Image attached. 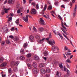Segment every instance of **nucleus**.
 <instances>
[{
	"label": "nucleus",
	"instance_id": "57",
	"mask_svg": "<svg viewBox=\"0 0 77 77\" xmlns=\"http://www.w3.org/2000/svg\"><path fill=\"white\" fill-rule=\"evenodd\" d=\"M20 6V4H18L16 5V8H18Z\"/></svg>",
	"mask_w": 77,
	"mask_h": 77
},
{
	"label": "nucleus",
	"instance_id": "9",
	"mask_svg": "<svg viewBox=\"0 0 77 77\" xmlns=\"http://www.w3.org/2000/svg\"><path fill=\"white\" fill-rule=\"evenodd\" d=\"M29 18H28V16L26 15V18L25 17H23V20H24L25 22H28V20Z\"/></svg>",
	"mask_w": 77,
	"mask_h": 77
},
{
	"label": "nucleus",
	"instance_id": "17",
	"mask_svg": "<svg viewBox=\"0 0 77 77\" xmlns=\"http://www.w3.org/2000/svg\"><path fill=\"white\" fill-rule=\"evenodd\" d=\"M32 66L34 68H36L37 66L36 65V63L34 62L32 64Z\"/></svg>",
	"mask_w": 77,
	"mask_h": 77
},
{
	"label": "nucleus",
	"instance_id": "26",
	"mask_svg": "<svg viewBox=\"0 0 77 77\" xmlns=\"http://www.w3.org/2000/svg\"><path fill=\"white\" fill-rule=\"evenodd\" d=\"M65 53L66 55H68V56H71V54H72L71 53L65 52Z\"/></svg>",
	"mask_w": 77,
	"mask_h": 77
},
{
	"label": "nucleus",
	"instance_id": "25",
	"mask_svg": "<svg viewBox=\"0 0 77 77\" xmlns=\"http://www.w3.org/2000/svg\"><path fill=\"white\" fill-rule=\"evenodd\" d=\"M24 50L23 49H21L20 50V52L22 54H24L25 53H24Z\"/></svg>",
	"mask_w": 77,
	"mask_h": 77
},
{
	"label": "nucleus",
	"instance_id": "39",
	"mask_svg": "<svg viewBox=\"0 0 77 77\" xmlns=\"http://www.w3.org/2000/svg\"><path fill=\"white\" fill-rule=\"evenodd\" d=\"M8 73H11L12 72V69L11 68L9 69L8 70Z\"/></svg>",
	"mask_w": 77,
	"mask_h": 77
},
{
	"label": "nucleus",
	"instance_id": "36",
	"mask_svg": "<svg viewBox=\"0 0 77 77\" xmlns=\"http://www.w3.org/2000/svg\"><path fill=\"white\" fill-rule=\"evenodd\" d=\"M64 50L65 51H66V50H68V48L66 46H64Z\"/></svg>",
	"mask_w": 77,
	"mask_h": 77
},
{
	"label": "nucleus",
	"instance_id": "61",
	"mask_svg": "<svg viewBox=\"0 0 77 77\" xmlns=\"http://www.w3.org/2000/svg\"><path fill=\"white\" fill-rule=\"evenodd\" d=\"M53 31L54 32V34H55V35H56V32L55 31V30H53Z\"/></svg>",
	"mask_w": 77,
	"mask_h": 77
},
{
	"label": "nucleus",
	"instance_id": "30",
	"mask_svg": "<svg viewBox=\"0 0 77 77\" xmlns=\"http://www.w3.org/2000/svg\"><path fill=\"white\" fill-rule=\"evenodd\" d=\"M32 56V54L30 53H29L26 55V56L27 57H30Z\"/></svg>",
	"mask_w": 77,
	"mask_h": 77
},
{
	"label": "nucleus",
	"instance_id": "34",
	"mask_svg": "<svg viewBox=\"0 0 77 77\" xmlns=\"http://www.w3.org/2000/svg\"><path fill=\"white\" fill-rule=\"evenodd\" d=\"M46 9H47V5L45 4L43 10V11H45L46 10Z\"/></svg>",
	"mask_w": 77,
	"mask_h": 77
},
{
	"label": "nucleus",
	"instance_id": "62",
	"mask_svg": "<svg viewBox=\"0 0 77 77\" xmlns=\"http://www.w3.org/2000/svg\"><path fill=\"white\" fill-rule=\"evenodd\" d=\"M63 54V55L64 58L65 59H66V56H65V54Z\"/></svg>",
	"mask_w": 77,
	"mask_h": 77
},
{
	"label": "nucleus",
	"instance_id": "38",
	"mask_svg": "<svg viewBox=\"0 0 77 77\" xmlns=\"http://www.w3.org/2000/svg\"><path fill=\"white\" fill-rule=\"evenodd\" d=\"M35 73L38 74V69H36L35 70Z\"/></svg>",
	"mask_w": 77,
	"mask_h": 77
},
{
	"label": "nucleus",
	"instance_id": "5",
	"mask_svg": "<svg viewBox=\"0 0 77 77\" xmlns=\"http://www.w3.org/2000/svg\"><path fill=\"white\" fill-rule=\"evenodd\" d=\"M29 39L31 42H34V37L33 36L31 35L29 37Z\"/></svg>",
	"mask_w": 77,
	"mask_h": 77
},
{
	"label": "nucleus",
	"instance_id": "2",
	"mask_svg": "<svg viewBox=\"0 0 77 77\" xmlns=\"http://www.w3.org/2000/svg\"><path fill=\"white\" fill-rule=\"evenodd\" d=\"M20 63V62L19 61H13L12 62V65H13V64H14V66H18V64Z\"/></svg>",
	"mask_w": 77,
	"mask_h": 77
},
{
	"label": "nucleus",
	"instance_id": "53",
	"mask_svg": "<svg viewBox=\"0 0 77 77\" xmlns=\"http://www.w3.org/2000/svg\"><path fill=\"white\" fill-rule=\"evenodd\" d=\"M70 43L71 44V45H72L73 46V47H74V45H73V44H72V42L71 41V40H70Z\"/></svg>",
	"mask_w": 77,
	"mask_h": 77
},
{
	"label": "nucleus",
	"instance_id": "21",
	"mask_svg": "<svg viewBox=\"0 0 77 77\" xmlns=\"http://www.w3.org/2000/svg\"><path fill=\"white\" fill-rule=\"evenodd\" d=\"M3 31H4V32H7L8 31V28L5 27L3 29Z\"/></svg>",
	"mask_w": 77,
	"mask_h": 77
},
{
	"label": "nucleus",
	"instance_id": "4",
	"mask_svg": "<svg viewBox=\"0 0 77 77\" xmlns=\"http://www.w3.org/2000/svg\"><path fill=\"white\" fill-rule=\"evenodd\" d=\"M52 49L53 51H55L56 50V48L57 50H59V48H58V47L56 46H53L52 47Z\"/></svg>",
	"mask_w": 77,
	"mask_h": 77
},
{
	"label": "nucleus",
	"instance_id": "27",
	"mask_svg": "<svg viewBox=\"0 0 77 77\" xmlns=\"http://www.w3.org/2000/svg\"><path fill=\"white\" fill-rule=\"evenodd\" d=\"M59 67L60 68L62 69L63 68V65H62V63H61V64L59 65Z\"/></svg>",
	"mask_w": 77,
	"mask_h": 77
},
{
	"label": "nucleus",
	"instance_id": "7",
	"mask_svg": "<svg viewBox=\"0 0 77 77\" xmlns=\"http://www.w3.org/2000/svg\"><path fill=\"white\" fill-rule=\"evenodd\" d=\"M77 9V5H75V7L74 13H73V17H75V11H76V9Z\"/></svg>",
	"mask_w": 77,
	"mask_h": 77
},
{
	"label": "nucleus",
	"instance_id": "42",
	"mask_svg": "<svg viewBox=\"0 0 77 77\" xmlns=\"http://www.w3.org/2000/svg\"><path fill=\"white\" fill-rule=\"evenodd\" d=\"M35 38L36 39H40V36L38 35H36L35 36Z\"/></svg>",
	"mask_w": 77,
	"mask_h": 77
},
{
	"label": "nucleus",
	"instance_id": "64",
	"mask_svg": "<svg viewBox=\"0 0 77 77\" xmlns=\"http://www.w3.org/2000/svg\"><path fill=\"white\" fill-rule=\"evenodd\" d=\"M2 77H5L6 76V75H3V74H2Z\"/></svg>",
	"mask_w": 77,
	"mask_h": 77
},
{
	"label": "nucleus",
	"instance_id": "16",
	"mask_svg": "<svg viewBox=\"0 0 77 77\" xmlns=\"http://www.w3.org/2000/svg\"><path fill=\"white\" fill-rule=\"evenodd\" d=\"M44 55L45 56H48V51H45L43 53Z\"/></svg>",
	"mask_w": 77,
	"mask_h": 77
},
{
	"label": "nucleus",
	"instance_id": "44",
	"mask_svg": "<svg viewBox=\"0 0 77 77\" xmlns=\"http://www.w3.org/2000/svg\"><path fill=\"white\" fill-rule=\"evenodd\" d=\"M36 9H39V4H38L36 5Z\"/></svg>",
	"mask_w": 77,
	"mask_h": 77
},
{
	"label": "nucleus",
	"instance_id": "29",
	"mask_svg": "<svg viewBox=\"0 0 77 77\" xmlns=\"http://www.w3.org/2000/svg\"><path fill=\"white\" fill-rule=\"evenodd\" d=\"M50 72H51V70L50 69H46V72L47 73H49Z\"/></svg>",
	"mask_w": 77,
	"mask_h": 77
},
{
	"label": "nucleus",
	"instance_id": "33",
	"mask_svg": "<svg viewBox=\"0 0 77 77\" xmlns=\"http://www.w3.org/2000/svg\"><path fill=\"white\" fill-rule=\"evenodd\" d=\"M62 34L64 36V37H65V38H66V39H68V41H69V38H68V37H67V36H66V35H65V34H64V33H62Z\"/></svg>",
	"mask_w": 77,
	"mask_h": 77
},
{
	"label": "nucleus",
	"instance_id": "45",
	"mask_svg": "<svg viewBox=\"0 0 77 77\" xmlns=\"http://www.w3.org/2000/svg\"><path fill=\"white\" fill-rule=\"evenodd\" d=\"M14 71H15V72H17V71H18V70L17 69V67L14 68Z\"/></svg>",
	"mask_w": 77,
	"mask_h": 77
},
{
	"label": "nucleus",
	"instance_id": "54",
	"mask_svg": "<svg viewBox=\"0 0 77 77\" xmlns=\"http://www.w3.org/2000/svg\"><path fill=\"white\" fill-rule=\"evenodd\" d=\"M14 15V14L12 13H11L9 15L10 17H12Z\"/></svg>",
	"mask_w": 77,
	"mask_h": 77
},
{
	"label": "nucleus",
	"instance_id": "50",
	"mask_svg": "<svg viewBox=\"0 0 77 77\" xmlns=\"http://www.w3.org/2000/svg\"><path fill=\"white\" fill-rule=\"evenodd\" d=\"M31 5H32L33 6H35V5H36L35 3L34 2H32L31 3Z\"/></svg>",
	"mask_w": 77,
	"mask_h": 77
},
{
	"label": "nucleus",
	"instance_id": "58",
	"mask_svg": "<svg viewBox=\"0 0 77 77\" xmlns=\"http://www.w3.org/2000/svg\"><path fill=\"white\" fill-rule=\"evenodd\" d=\"M5 14V11H3L1 12V14L2 15H4Z\"/></svg>",
	"mask_w": 77,
	"mask_h": 77
},
{
	"label": "nucleus",
	"instance_id": "32",
	"mask_svg": "<svg viewBox=\"0 0 77 77\" xmlns=\"http://www.w3.org/2000/svg\"><path fill=\"white\" fill-rule=\"evenodd\" d=\"M4 60V58L3 57H1L0 58V63H2V62Z\"/></svg>",
	"mask_w": 77,
	"mask_h": 77
},
{
	"label": "nucleus",
	"instance_id": "13",
	"mask_svg": "<svg viewBox=\"0 0 77 77\" xmlns=\"http://www.w3.org/2000/svg\"><path fill=\"white\" fill-rule=\"evenodd\" d=\"M19 40V37L17 36H15L14 38V41L17 42Z\"/></svg>",
	"mask_w": 77,
	"mask_h": 77
},
{
	"label": "nucleus",
	"instance_id": "46",
	"mask_svg": "<svg viewBox=\"0 0 77 77\" xmlns=\"http://www.w3.org/2000/svg\"><path fill=\"white\" fill-rule=\"evenodd\" d=\"M66 62H68V63H70V60L68 59L66 61Z\"/></svg>",
	"mask_w": 77,
	"mask_h": 77
},
{
	"label": "nucleus",
	"instance_id": "59",
	"mask_svg": "<svg viewBox=\"0 0 77 77\" xmlns=\"http://www.w3.org/2000/svg\"><path fill=\"white\" fill-rule=\"evenodd\" d=\"M50 76V75L49 74H47L46 75V77H49Z\"/></svg>",
	"mask_w": 77,
	"mask_h": 77
},
{
	"label": "nucleus",
	"instance_id": "28",
	"mask_svg": "<svg viewBox=\"0 0 77 77\" xmlns=\"http://www.w3.org/2000/svg\"><path fill=\"white\" fill-rule=\"evenodd\" d=\"M20 21V20H19V19H18L15 22L16 24H17V25H18L19 24V21Z\"/></svg>",
	"mask_w": 77,
	"mask_h": 77
},
{
	"label": "nucleus",
	"instance_id": "49",
	"mask_svg": "<svg viewBox=\"0 0 77 77\" xmlns=\"http://www.w3.org/2000/svg\"><path fill=\"white\" fill-rule=\"evenodd\" d=\"M11 31H14L15 30V27H13L11 29Z\"/></svg>",
	"mask_w": 77,
	"mask_h": 77
},
{
	"label": "nucleus",
	"instance_id": "12",
	"mask_svg": "<svg viewBox=\"0 0 77 77\" xmlns=\"http://www.w3.org/2000/svg\"><path fill=\"white\" fill-rule=\"evenodd\" d=\"M6 65H7V63L5 62L1 64L0 65V66H1L2 67H3V66H6Z\"/></svg>",
	"mask_w": 77,
	"mask_h": 77
},
{
	"label": "nucleus",
	"instance_id": "31",
	"mask_svg": "<svg viewBox=\"0 0 77 77\" xmlns=\"http://www.w3.org/2000/svg\"><path fill=\"white\" fill-rule=\"evenodd\" d=\"M27 46V43H24L23 45V47L24 48L26 47Z\"/></svg>",
	"mask_w": 77,
	"mask_h": 77
},
{
	"label": "nucleus",
	"instance_id": "63",
	"mask_svg": "<svg viewBox=\"0 0 77 77\" xmlns=\"http://www.w3.org/2000/svg\"><path fill=\"white\" fill-rule=\"evenodd\" d=\"M67 68H70V67L69 66V65L67 64Z\"/></svg>",
	"mask_w": 77,
	"mask_h": 77
},
{
	"label": "nucleus",
	"instance_id": "18",
	"mask_svg": "<svg viewBox=\"0 0 77 77\" xmlns=\"http://www.w3.org/2000/svg\"><path fill=\"white\" fill-rule=\"evenodd\" d=\"M27 65L29 69H32V65L30 64H27Z\"/></svg>",
	"mask_w": 77,
	"mask_h": 77
},
{
	"label": "nucleus",
	"instance_id": "15",
	"mask_svg": "<svg viewBox=\"0 0 77 77\" xmlns=\"http://www.w3.org/2000/svg\"><path fill=\"white\" fill-rule=\"evenodd\" d=\"M34 59L35 60H38L39 59V57L38 56L35 55L34 56Z\"/></svg>",
	"mask_w": 77,
	"mask_h": 77
},
{
	"label": "nucleus",
	"instance_id": "47",
	"mask_svg": "<svg viewBox=\"0 0 77 77\" xmlns=\"http://www.w3.org/2000/svg\"><path fill=\"white\" fill-rule=\"evenodd\" d=\"M17 14H20L21 13V10H20L19 9L17 10Z\"/></svg>",
	"mask_w": 77,
	"mask_h": 77
},
{
	"label": "nucleus",
	"instance_id": "20",
	"mask_svg": "<svg viewBox=\"0 0 77 77\" xmlns=\"http://www.w3.org/2000/svg\"><path fill=\"white\" fill-rule=\"evenodd\" d=\"M41 71L42 73L43 74H45V69H41Z\"/></svg>",
	"mask_w": 77,
	"mask_h": 77
},
{
	"label": "nucleus",
	"instance_id": "40",
	"mask_svg": "<svg viewBox=\"0 0 77 77\" xmlns=\"http://www.w3.org/2000/svg\"><path fill=\"white\" fill-rule=\"evenodd\" d=\"M5 41H3L1 43V45L3 46L5 45Z\"/></svg>",
	"mask_w": 77,
	"mask_h": 77
},
{
	"label": "nucleus",
	"instance_id": "24",
	"mask_svg": "<svg viewBox=\"0 0 77 77\" xmlns=\"http://www.w3.org/2000/svg\"><path fill=\"white\" fill-rule=\"evenodd\" d=\"M6 43L8 44H11V42L9 40L7 39L6 40Z\"/></svg>",
	"mask_w": 77,
	"mask_h": 77
},
{
	"label": "nucleus",
	"instance_id": "48",
	"mask_svg": "<svg viewBox=\"0 0 77 77\" xmlns=\"http://www.w3.org/2000/svg\"><path fill=\"white\" fill-rule=\"evenodd\" d=\"M58 17L60 19V20H62V18L60 17V16L58 15Z\"/></svg>",
	"mask_w": 77,
	"mask_h": 77
},
{
	"label": "nucleus",
	"instance_id": "43",
	"mask_svg": "<svg viewBox=\"0 0 77 77\" xmlns=\"http://www.w3.org/2000/svg\"><path fill=\"white\" fill-rule=\"evenodd\" d=\"M52 9V6H49V7H48V9L49 10H51Z\"/></svg>",
	"mask_w": 77,
	"mask_h": 77
},
{
	"label": "nucleus",
	"instance_id": "22",
	"mask_svg": "<svg viewBox=\"0 0 77 77\" xmlns=\"http://www.w3.org/2000/svg\"><path fill=\"white\" fill-rule=\"evenodd\" d=\"M58 35L59 36L61 39H63V36H62V35H61L59 32L58 33Z\"/></svg>",
	"mask_w": 77,
	"mask_h": 77
},
{
	"label": "nucleus",
	"instance_id": "56",
	"mask_svg": "<svg viewBox=\"0 0 77 77\" xmlns=\"http://www.w3.org/2000/svg\"><path fill=\"white\" fill-rule=\"evenodd\" d=\"M54 5H55V6H57L58 5V3L57 2H55L54 3Z\"/></svg>",
	"mask_w": 77,
	"mask_h": 77
},
{
	"label": "nucleus",
	"instance_id": "8",
	"mask_svg": "<svg viewBox=\"0 0 77 77\" xmlns=\"http://www.w3.org/2000/svg\"><path fill=\"white\" fill-rule=\"evenodd\" d=\"M39 23L41 25H44V20L42 18H40Z\"/></svg>",
	"mask_w": 77,
	"mask_h": 77
},
{
	"label": "nucleus",
	"instance_id": "1",
	"mask_svg": "<svg viewBox=\"0 0 77 77\" xmlns=\"http://www.w3.org/2000/svg\"><path fill=\"white\" fill-rule=\"evenodd\" d=\"M63 24L67 27H68L69 26H67L66 24V23H63V22H62V21H61V26L62 27H63L64 28V29H63V28L62 27H61V29L62 30L63 33H65L66 35H67V32H66L65 31H67V30H68V29H67L65 27V26L63 25Z\"/></svg>",
	"mask_w": 77,
	"mask_h": 77
},
{
	"label": "nucleus",
	"instance_id": "60",
	"mask_svg": "<svg viewBox=\"0 0 77 77\" xmlns=\"http://www.w3.org/2000/svg\"><path fill=\"white\" fill-rule=\"evenodd\" d=\"M33 29L34 31H36V28L34 26H33Z\"/></svg>",
	"mask_w": 77,
	"mask_h": 77
},
{
	"label": "nucleus",
	"instance_id": "51",
	"mask_svg": "<svg viewBox=\"0 0 77 77\" xmlns=\"http://www.w3.org/2000/svg\"><path fill=\"white\" fill-rule=\"evenodd\" d=\"M9 38H11V39H13L14 38V36L11 35L9 36Z\"/></svg>",
	"mask_w": 77,
	"mask_h": 77
},
{
	"label": "nucleus",
	"instance_id": "6",
	"mask_svg": "<svg viewBox=\"0 0 77 77\" xmlns=\"http://www.w3.org/2000/svg\"><path fill=\"white\" fill-rule=\"evenodd\" d=\"M31 12L32 14H36V10L34 8L32 9Z\"/></svg>",
	"mask_w": 77,
	"mask_h": 77
},
{
	"label": "nucleus",
	"instance_id": "37",
	"mask_svg": "<svg viewBox=\"0 0 77 77\" xmlns=\"http://www.w3.org/2000/svg\"><path fill=\"white\" fill-rule=\"evenodd\" d=\"M20 59L21 60H24V57L23 56H21L20 57Z\"/></svg>",
	"mask_w": 77,
	"mask_h": 77
},
{
	"label": "nucleus",
	"instance_id": "11",
	"mask_svg": "<svg viewBox=\"0 0 77 77\" xmlns=\"http://www.w3.org/2000/svg\"><path fill=\"white\" fill-rule=\"evenodd\" d=\"M61 72L57 71L56 76L58 77H61Z\"/></svg>",
	"mask_w": 77,
	"mask_h": 77
},
{
	"label": "nucleus",
	"instance_id": "14",
	"mask_svg": "<svg viewBox=\"0 0 77 77\" xmlns=\"http://www.w3.org/2000/svg\"><path fill=\"white\" fill-rule=\"evenodd\" d=\"M38 31L39 32H42V31H44V28L42 27L39 28L38 29Z\"/></svg>",
	"mask_w": 77,
	"mask_h": 77
},
{
	"label": "nucleus",
	"instance_id": "3",
	"mask_svg": "<svg viewBox=\"0 0 77 77\" xmlns=\"http://www.w3.org/2000/svg\"><path fill=\"white\" fill-rule=\"evenodd\" d=\"M48 43L51 45H54L53 44H55V42H54L53 40L49 41L48 42Z\"/></svg>",
	"mask_w": 77,
	"mask_h": 77
},
{
	"label": "nucleus",
	"instance_id": "23",
	"mask_svg": "<svg viewBox=\"0 0 77 77\" xmlns=\"http://www.w3.org/2000/svg\"><path fill=\"white\" fill-rule=\"evenodd\" d=\"M44 66V64L43 63H41L40 64V68H42Z\"/></svg>",
	"mask_w": 77,
	"mask_h": 77
},
{
	"label": "nucleus",
	"instance_id": "35",
	"mask_svg": "<svg viewBox=\"0 0 77 77\" xmlns=\"http://www.w3.org/2000/svg\"><path fill=\"white\" fill-rule=\"evenodd\" d=\"M4 10H5V13H8V10H9V9L5 8L4 9Z\"/></svg>",
	"mask_w": 77,
	"mask_h": 77
},
{
	"label": "nucleus",
	"instance_id": "19",
	"mask_svg": "<svg viewBox=\"0 0 77 77\" xmlns=\"http://www.w3.org/2000/svg\"><path fill=\"white\" fill-rule=\"evenodd\" d=\"M15 2V0H9L8 2L11 4H13Z\"/></svg>",
	"mask_w": 77,
	"mask_h": 77
},
{
	"label": "nucleus",
	"instance_id": "55",
	"mask_svg": "<svg viewBox=\"0 0 77 77\" xmlns=\"http://www.w3.org/2000/svg\"><path fill=\"white\" fill-rule=\"evenodd\" d=\"M67 74L69 75L70 74V72H69V70H67Z\"/></svg>",
	"mask_w": 77,
	"mask_h": 77
},
{
	"label": "nucleus",
	"instance_id": "10",
	"mask_svg": "<svg viewBox=\"0 0 77 77\" xmlns=\"http://www.w3.org/2000/svg\"><path fill=\"white\" fill-rule=\"evenodd\" d=\"M45 40V38H43L42 40L38 39V42L39 43H42L43 42H44V41Z\"/></svg>",
	"mask_w": 77,
	"mask_h": 77
},
{
	"label": "nucleus",
	"instance_id": "52",
	"mask_svg": "<svg viewBox=\"0 0 77 77\" xmlns=\"http://www.w3.org/2000/svg\"><path fill=\"white\" fill-rule=\"evenodd\" d=\"M70 43L71 44V45H72L73 46V47H74V45H73V44H72V42L71 41V40H70Z\"/></svg>",
	"mask_w": 77,
	"mask_h": 77
},
{
	"label": "nucleus",
	"instance_id": "41",
	"mask_svg": "<svg viewBox=\"0 0 77 77\" xmlns=\"http://www.w3.org/2000/svg\"><path fill=\"white\" fill-rule=\"evenodd\" d=\"M11 20H12V17H9L8 19V21L9 22L11 21Z\"/></svg>",
	"mask_w": 77,
	"mask_h": 77
}]
</instances>
